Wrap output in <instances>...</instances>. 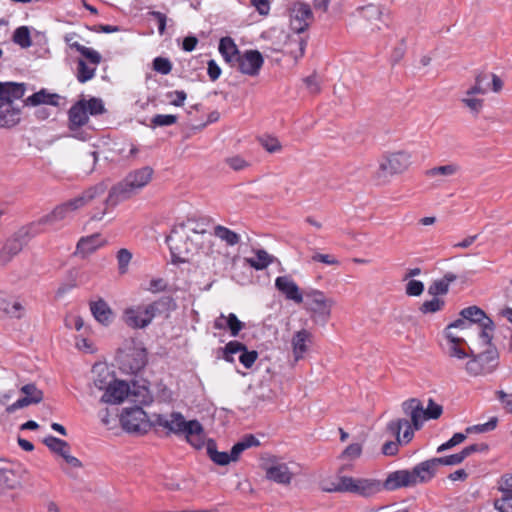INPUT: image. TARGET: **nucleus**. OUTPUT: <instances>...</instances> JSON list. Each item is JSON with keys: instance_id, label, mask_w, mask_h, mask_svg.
Listing matches in <instances>:
<instances>
[{"instance_id": "f257e3e1", "label": "nucleus", "mask_w": 512, "mask_h": 512, "mask_svg": "<svg viewBox=\"0 0 512 512\" xmlns=\"http://www.w3.org/2000/svg\"><path fill=\"white\" fill-rule=\"evenodd\" d=\"M153 169L149 166L129 172L126 177L112 186L108 196L103 201L104 208L91 215V220L98 221L103 218L109 207H115L133 195L137 194L152 179Z\"/></svg>"}, {"instance_id": "f03ea898", "label": "nucleus", "mask_w": 512, "mask_h": 512, "mask_svg": "<svg viewBox=\"0 0 512 512\" xmlns=\"http://www.w3.org/2000/svg\"><path fill=\"white\" fill-rule=\"evenodd\" d=\"M152 426H159L167 430V434L177 436L184 435L187 442L196 449L203 448L205 434L198 420L186 421L180 412H172L170 415L156 414L152 420Z\"/></svg>"}, {"instance_id": "7ed1b4c3", "label": "nucleus", "mask_w": 512, "mask_h": 512, "mask_svg": "<svg viewBox=\"0 0 512 512\" xmlns=\"http://www.w3.org/2000/svg\"><path fill=\"white\" fill-rule=\"evenodd\" d=\"M26 84L0 81V128L15 127L21 121L22 107L15 103L23 98Z\"/></svg>"}, {"instance_id": "20e7f679", "label": "nucleus", "mask_w": 512, "mask_h": 512, "mask_svg": "<svg viewBox=\"0 0 512 512\" xmlns=\"http://www.w3.org/2000/svg\"><path fill=\"white\" fill-rule=\"evenodd\" d=\"M106 190L107 185L104 182H100L86 189L80 196L56 206L51 213L40 219L39 224H54L57 221L65 219L70 212L91 203L99 197H102Z\"/></svg>"}, {"instance_id": "39448f33", "label": "nucleus", "mask_w": 512, "mask_h": 512, "mask_svg": "<svg viewBox=\"0 0 512 512\" xmlns=\"http://www.w3.org/2000/svg\"><path fill=\"white\" fill-rule=\"evenodd\" d=\"M312 19L313 13L308 4L304 2H294L290 7V27L298 36L297 38L290 39L287 45L288 47L292 44L297 46L296 49L290 48L289 50L290 54L295 59L302 57L305 53L307 40L299 36V34L303 33L309 27Z\"/></svg>"}, {"instance_id": "423d86ee", "label": "nucleus", "mask_w": 512, "mask_h": 512, "mask_svg": "<svg viewBox=\"0 0 512 512\" xmlns=\"http://www.w3.org/2000/svg\"><path fill=\"white\" fill-rule=\"evenodd\" d=\"M169 246L172 263L180 264L190 261V257L196 254L201 242L191 234L186 233L182 227L174 225L171 233L166 237Z\"/></svg>"}, {"instance_id": "0eeeda50", "label": "nucleus", "mask_w": 512, "mask_h": 512, "mask_svg": "<svg viewBox=\"0 0 512 512\" xmlns=\"http://www.w3.org/2000/svg\"><path fill=\"white\" fill-rule=\"evenodd\" d=\"M402 410L411 418L410 424L414 431L422 428L424 420L438 419L443 412L442 406L431 398L428 400L426 409L419 399L411 398L402 403Z\"/></svg>"}, {"instance_id": "6e6552de", "label": "nucleus", "mask_w": 512, "mask_h": 512, "mask_svg": "<svg viewBox=\"0 0 512 512\" xmlns=\"http://www.w3.org/2000/svg\"><path fill=\"white\" fill-rule=\"evenodd\" d=\"M411 164V155L405 151L388 153L379 162V169L376 172V179L379 184L388 182L389 177L401 174Z\"/></svg>"}, {"instance_id": "1a4fd4ad", "label": "nucleus", "mask_w": 512, "mask_h": 512, "mask_svg": "<svg viewBox=\"0 0 512 512\" xmlns=\"http://www.w3.org/2000/svg\"><path fill=\"white\" fill-rule=\"evenodd\" d=\"M387 432L396 437L395 441H387L382 446L385 456H394L399 451V445L409 443L414 437V430L410 422L405 418L390 421L386 426Z\"/></svg>"}, {"instance_id": "9d476101", "label": "nucleus", "mask_w": 512, "mask_h": 512, "mask_svg": "<svg viewBox=\"0 0 512 512\" xmlns=\"http://www.w3.org/2000/svg\"><path fill=\"white\" fill-rule=\"evenodd\" d=\"M337 489L341 490V493H352L363 498H371L382 491V482L373 478L341 476L340 486Z\"/></svg>"}, {"instance_id": "9b49d317", "label": "nucleus", "mask_w": 512, "mask_h": 512, "mask_svg": "<svg viewBox=\"0 0 512 512\" xmlns=\"http://www.w3.org/2000/svg\"><path fill=\"white\" fill-rule=\"evenodd\" d=\"M499 365V352L496 346H491L485 351L475 354L471 350L470 360L466 363L465 369L471 376L490 374Z\"/></svg>"}, {"instance_id": "f8f14e48", "label": "nucleus", "mask_w": 512, "mask_h": 512, "mask_svg": "<svg viewBox=\"0 0 512 512\" xmlns=\"http://www.w3.org/2000/svg\"><path fill=\"white\" fill-rule=\"evenodd\" d=\"M120 369L123 373L137 375L147 364V351L144 347L132 346L119 356Z\"/></svg>"}, {"instance_id": "ddd939ff", "label": "nucleus", "mask_w": 512, "mask_h": 512, "mask_svg": "<svg viewBox=\"0 0 512 512\" xmlns=\"http://www.w3.org/2000/svg\"><path fill=\"white\" fill-rule=\"evenodd\" d=\"M31 229L32 226L22 227L5 242L0 250V262L2 264H7L22 251L23 247L35 235V233H31Z\"/></svg>"}, {"instance_id": "4468645a", "label": "nucleus", "mask_w": 512, "mask_h": 512, "mask_svg": "<svg viewBox=\"0 0 512 512\" xmlns=\"http://www.w3.org/2000/svg\"><path fill=\"white\" fill-rule=\"evenodd\" d=\"M120 422L127 432L145 433L152 425L147 419L146 412L138 406L125 408L121 414Z\"/></svg>"}, {"instance_id": "2eb2a0df", "label": "nucleus", "mask_w": 512, "mask_h": 512, "mask_svg": "<svg viewBox=\"0 0 512 512\" xmlns=\"http://www.w3.org/2000/svg\"><path fill=\"white\" fill-rule=\"evenodd\" d=\"M264 64V58L258 50H247L239 54L235 60V65L241 73L249 76H257Z\"/></svg>"}, {"instance_id": "dca6fc26", "label": "nucleus", "mask_w": 512, "mask_h": 512, "mask_svg": "<svg viewBox=\"0 0 512 512\" xmlns=\"http://www.w3.org/2000/svg\"><path fill=\"white\" fill-rule=\"evenodd\" d=\"M20 391L25 394V397L18 399L11 405H8L6 407V412L8 414H12L16 410L27 407L31 404H38L43 400V392L33 383L22 386Z\"/></svg>"}, {"instance_id": "f3484780", "label": "nucleus", "mask_w": 512, "mask_h": 512, "mask_svg": "<svg viewBox=\"0 0 512 512\" xmlns=\"http://www.w3.org/2000/svg\"><path fill=\"white\" fill-rule=\"evenodd\" d=\"M265 476L268 480L281 485H289L293 479V473L288 465L275 460L265 467Z\"/></svg>"}, {"instance_id": "a211bd4d", "label": "nucleus", "mask_w": 512, "mask_h": 512, "mask_svg": "<svg viewBox=\"0 0 512 512\" xmlns=\"http://www.w3.org/2000/svg\"><path fill=\"white\" fill-rule=\"evenodd\" d=\"M43 443L54 453L60 455L64 458V460L72 465L73 467H81L82 463L81 461L69 454L70 446L68 442L59 439L57 437H54L52 435H49L44 438Z\"/></svg>"}, {"instance_id": "6ab92c4d", "label": "nucleus", "mask_w": 512, "mask_h": 512, "mask_svg": "<svg viewBox=\"0 0 512 512\" xmlns=\"http://www.w3.org/2000/svg\"><path fill=\"white\" fill-rule=\"evenodd\" d=\"M129 390V385L125 381L115 379L102 395L101 402L108 404L121 403L128 396Z\"/></svg>"}, {"instance_id": "aec40b11", "label": "nucleus", "mask_w": 512, "mask_h": 512, "mask_svg": "<svg viewBox=\"0 0 512 512\" xmlns=\"http://www.w3.org/2000/svg\"><path fill=\"white\" fill-rule=\"evenodd\" d=\"M62 97L57 93H51L46 88H42L31 96L23 100L22 107H36L39 105L60 106Z\"/></svg>"}, {"instance_id": "412c9836", "label": "nucleus", "mask_w": 512, "mask_h": 512, "mask_svg": "<svg viewBox=\"0 0 512 512\" xmlns=\"http://www.w3.org/2000/svg\"><path fill=\"white\" fill-rule=\"evenodd\" d=\"M415 481L409 470H398L388 475L386 480L382 482V490L393 491L401 487L414 486Z\"/></svg>"}, {"instance_id": "4be33fe9", "label": "nucleus", "mask_w": 512, "mask_h": 512, "mask_svg": "<svg viewBox=\"0 0 512 512\" xmlns=\"http://www.w3.org/2000/svg\"><path fill=\"white\" fill-rule=\"evenodd\" d=\"M276 289L282 293L287 299L293 300L295 303L300 304L303 301V295L298 285L291 279L290 276H279L275 280Z\"/></svg>"}, {"instance_id": "5701e85b", "label": "nucleus", "mask_w": 512, "mask_h": 512, "mask_svg": "<svg viewBox=\"0 0 512 512\" xmlns=\"http://www.w3.org/2000/svg\"><path fill=\"white\" fill-rule=\"evenodd\" d=\"M20 485V477L14 470V465L0 458V493L7 489H15Z\"/></svg>"}, {"instance_id": "b1692460", "label": "nucleus", "mask_w": 512, "mask_h": 512, "mask_svg": "<svg viewBox=\"0 0 512 512\" xmlns=\"http://www.w3.org/2000/svg\"><path fill=\"white\" fill-rule=\"evenodd\" d=\"M438 468L439 465L436 458H432L417 464L411 470L415 485L418 483L429 482L436 475Z\"/></svg>"}, {"instance_id": "393cba45", "label": "nucleus", "mask_w": 512, "mask_h": 512, "mask_svg": "<svg viewBox=\"0 0 512 512\" xmlns=\"http://www.w3.org/2000/svg\"><path fill=\"white\" fill-rule=\"evenodd\" d=\"M69 118V129L74 131L84 125H86L89 121V116L87 113L86 100L80 99L75 104L71 106L68 111Z\"/></svg>"}, {"instance_id": "a878e982", "label": "nucleus", "mask_w": 512, "mask_h": 512, "mask_svg": "<svg viewBox=\"0 0 512 512\" xmlns=\"http://www.w3.org/2000/svg\"><path fill=\"white\" fill-rule=\"evenodd\" d=\"M89 306L90 311L97 322L103 326H109L113 322L115 314L103 298L91 301Z\"/></svg>"}, {"instance_id": "bb28decb", "label": "nucleus", "mask_w": 512, "mask_h": 512, "mask_svg": "<svg viewBox=\"0 0 512 512\" xmlns=\"http://www.w3.org/2000/svg\"><path fill=\"white\" fill-rule=\"evenodd\" d=\"M307 304L310 309L322 315L329 316L333 301L325 297L324 293L319 290H313L306 294Z\"/></svg>"}, {"instance_id": "cd10ccee", "label": "nucleus", "mask_w": 512, "mask_h": 512, "mask_svg": "<svg viewBox=\"0 0 512 512\" xmlns=\"http://www.w3.org/2000/svg\"><path fill=\"white\" fill-rule=\"evenodd\" d=\"M175 307V301L171 296H162L158 300L143 307V312L144 315L149 319L150 324L155 316L167 313L175 309Z\"/></svg>"}, {"instance_id": "c85d7f7f", "label": "nucleus", "mask_w": 512, "mask_h": 512, "mask_svg": "<svg viewBox=\"0 0 512 512\" xmlns=\"http://www.w3.org/2000/svg\"><path fill=\"white\" fill-rule=\"evenodd\" d=\"M125 324L133 329L145 328L149 325V319L144 315L143 307H129L123 314Z\"/></svg>"}, {"instance_id": "c756f323", "label": "nucleus", "mask_w": 512, "mask_h": 512, "mask_svg": "<svg viewBox=\"0 0 512 512\" xmlns=\"http://www.w3.org/2000/svg\"><path fill=\"white\" fill-rule=\"evenodd\" d=\"M210 219L202 217V218H194L189 217L186 221L176 224L178 227H182L186 233L191 234L196 239L200 240V236L204 235L207 232V228L209 226Z\"/></svg>"}, {"instance_id": "7c9ffc66", "label": "nucleus", "mask_w": 512, "mask_h": 512, "mask_svg": "<svg viewBox=\"0 0 512 512\" xmlns=\"http://www.w3.org/2000/svg\"><path fill=\"white\" fill-rule=\"evenodd\" d=\"M105 243L106 241L101 239V235L99 233L81 237L77 243L75 254H81L82 257H85L94 253L98 248L105 245Z\"/></svg>"}, {"instance_id": "2f4dec72", "label": "nucleus", "mask_w": 512, "mask_h": 512, "mask_svg": "<svg viewBox=\"0 0 512 512\" xmlns=\"http://www.w3.org/2000/svg\"><path fill=\"white\" fill-rule=\"evenodd\" d=\"M311 339L312 334L306 329H301L293 335L291 344L296 361L303 358L304 354L308 350V343L311 342Z\"/></svg>"}, {"instance_id": "473e14b6", "label": "nucleus", "mask_w": 512, "mask_h": 512, "mask_svg": "<svg viewBox=\"0 0 512 512\" xmlns=\"http://www.w3.org/2000/svg\"><path fill=\"white\" fill-rule=\"evenodd\" d=\"M219 52L223 56L226 62L230 63L231 66L235 65V60L241 53L235 44L234 40L230 37H223L219 42Z\"/></svg>"}, {"instance_id": "72a5a7b5", "label": "nucleus", "mask_w": 512, "mask_h": 512, "mask_svg": "<svg viewBox=\"0 0 512 512\" xmlns=\"http://www.w3.org/2000/svg\"><path fill=\"white\" fill-rule=\"evenodd\" d=\"M360 15L366 19L371 24H374L378 29H380L378 22H383V12L384 8L380 5H376L373 3H369L362 7L358 8Z\"/></svg>"}, {"instance_id": "f704fd0d", "label": "nucleus", "mask_w": 512, "mask_h": 512, "mask_svg": "<svg viewBox=\"0 0 512 512\" xmlns=\"http://www.w3.org/2000/svg\"><path fill=\"white\" fill-rule=\"evenodd\" d=\"M460 316L467 319L470 325L477 324L478 326L483 325L487 321L491 320L484 310L478 306H469L460 311Z\"/></svg>"}, {"instance_id": "c9c22d12", "label": "nucleus", "mask_w": 512, "mask_h": 512, "mask_svg": "<svg viewBox=\"0 0 512 512\" xmlns=\"http://www.w3.org/2000/svg\"><path fill=\"white\" fill-rule=\"evenodd\" d=\"M457 279V275L454 273L448 272L443 278L439 280H435L428 288V293L434 297L438 295H445L449 291L450 283L454 282Z\"/></svg>"}, {"instance_id": "e433bc0d", "label": "nucleus", "mask_w": 512, "mask_h": 512, "mask_svg": "<svg viewBox=\"0 0 512 512\" xmlns=\"http://www.w3.org/2000/svg\"><path fill=\"white\" fill-rule=\"evenodd\" d=\"M206 451L209 458L217 465L225 466L231 462L229 453L219 452L217 450L216 442L213 439H208L206 442Z\"/></svg>"}, {"instance_id": "4c0bfd02", "label": "nucleus", "mask_w": 512, "mask_h": 512, "mask_svg": "<svg viewBox=\"0 0 512 512\" xmlns=\"http://www.w3.org/2000/svg\"><path fill=\"white\" fill-rule=\"evenodd\" d=\"M446 333V338L449 340L450 342V347H449V356L450 357H455V358H458V359H464L466 357H469L471 356V351L470 352H465L461 347L460 345L462 343L465 342V340L461 337H456L454 336L451 332H445Z\"/></svg>"}, {"instance_id": "58836bf2", "label": "nucleus", "mask_w": 512, "mask_h": 512, "mask_svg": "<svg viewBox=\"0 0 512 512\" xmlns=\"http://www.w3.org/2000/svg\"><path fill=\"white\" fill-rule=\"evenodd\" d=\"M255 255V258H246V262L255 270H263L267 268L274 259V257L268 254L264 249L256 250Z\"/></svg>"}, {"instance_id": "ea45409f", "label": "nucleus", "mask_w": 512, "mask_h": 512, "mask_svg": "<svg viewBox=\"0 0 512 512\" xmlns=\"http://www.w3.org/2000/svg\"><path fill=\"white\" fill-rule=\"evenodd\" d=\"M490 74L480 71L475 76V83L471 86L467 91V96H472L475 94H485L488 91Z\"/></svg>"}, {"instance_id": "a19ab883", "label": "nucleus", "mask_w": 512, "mask_h": 512, "mask_svg": "<svg viewBox=\"0 0 512 512\" xmlns=\"http://www.w3.org/2000/svg\"><path fill=\"white\" fill-rule=\"evenodd\" d=\"M214 235L229 246H234L240 242V236L236 232L222 225L214 227Z\"/></svg>"}, {"instance_id": "79ce46f5", "label": "nucleus", "mask_w": 512, "mask_h": 512, "mask_svg": "<svg viewBox=\"0 0 512 512\" xmlns=\"http://www.w3.org/2000/svg\"><path fill=\"white\" fill-rule=\"evenodd\" d=\"M72 49H75L77 52H79L84 58H86L91 64L98 65L101 60L102 56L100 53L92 48H88L79 42H73L69 44Z\"/></svg>"}, {"instance_id": "37998d69", "label": "nucleus", "mask_w": 512, "mask_h": 512, "mask_svg": "<svg viewBox=\"0 0 512 512\" xmlns=\"http://www.w3.org/2000/svg\"><path fill=\"white\" fill-rule=\"evenodd\" d=\"M12 40L21 48H29L32 45L29 28L27 26L18 27L13 33Z\"/></svg>"}, {"instance_id": "c03bdc74", "label": "nucleus", "mask_w": 512, "mask_h": 512, "mask_svg": "<svg viewBox=\"0 0 512 512\" xmlns=\"http://www.w3.org/2000/svg\"><path fill=\"white\" fill-rule=\"evenodd\" d=\"M242 350H245V344L236 340L230 341L223 348H220L222 358L229 363H233V355L241 352Z\"/></svg>"}, {"instance_id": "a18cd8bd", "label": "nucleus", "mask_w": 512, "mask_h": 512, "mask_svg": "<svg viewBox=\"0 0 512 512\" xmlns=\"http://www.w3.org/2000/svg\"><path fill=\"white\" fill-rule=\"evenodd\" d=\"M96 72L95 67H89L85 60L79 59L77 62V80L80 83H86L87 81L94 78Z\"/></svg>"}, {"instance_id": "49530a36", "label": "nucleus", "mask_w": 512, "mask_h": 512, "mask_svg": "<svg viewBox=\"0 0 512 512\" xmlns=\"http://www.w3.org/2000/svg\"><path fill=\"white\" fill-rule=\"evenodd\" d=\"M479 327H480L479 338L483 342V344H485L487 346V348H490L491 346H495L492 343L493 332L495 330L494 321L491 319V320L487 321L486 323H483V325H481Z\"/></svg>"}, {"instance_id": "de8ad7c7", "label": "nucleus", "mask_w": 512, "mask_h": 512, "mask_svg": "<svg viewBox=\"0 0 512 512\" xmlns=\"http://www.w3.org/2000/svg\"><path fill=\"white\" fill-rule=\"evenodd\" d=\"M458 171L459 166L457 164H447L427 170L426 175L429 177H434L436 175L451 176L456 174Z\"/></svg>"}, {"instance_id": "09e8293b", "label": "nucleus", "mask_w": 512, "mask_h": 512, "mask_svg": "<svg viewBox=\"0 0 512 512\" xmlns=\"http://www.w3.org/2000/svg\"><path fill=\"white\" fill-rule=\"evenodd\" d=\"M498 418L492 417L490 420L483 424H477L466 428V433H485L494 430L497 427Z\"/></svg>"}, {"instance_id": "8fccbe9b", "label": "nucleus", "mask_w": 512, "mask_h": 512, "mask_svg": "<svg viewBox=\"0 0 512 512\" xmlns=\"http://www.w3.org/2000/svg\"><path fill=\"white\" fill-rule=\"evenodd\" d=\"M114 380V376L107 369H105L97 375L93 383L97 389L106 391L107 387L112 385Z\"/></svg>"}, {"instance_id": "3c124183", "label": "nucleus", "mask_w": 512, "mask_h": 512, "mask_svg": "<svg viewBox=\"0 0 512 512\" xmlns=\"http://www.w3.org/2000/svg\"><path fill=\"white\" fill-rule=\"evenodd\" d=\"M261 146L269 153H275L282 149L280 141L273 136L265 135L259 138Z\"/></svg>"}, {"instance_id": "603ef678", "label": "nucleus", "mask_w": 512, "mask_h": 512, "mask_svg": "<svg viewBox=\"0 0 512 512\" xmlns=\"http://www.w3.org/2000/svg\"><path fill=\"white\" fill-rule=\"evenodd\" d=\"M86 107L88 115L97 116L103 114L106 109L104 106V102L102 99L97 97H92L89 100H86Z\"/></svg>"}, {"instance_id": "864d4df0", "label": "nucleus", "mask_w": 512, "mask_h": 512, "mask_svg": "<svg viewBox=\"0 0 512 512\" xmlns=\"http://www.w3.org/2000/svg\"><path fill=\"white\" fill-rule=\"evenodd\" d=\"M132 259V253L125 248L117 252L118 270L120 274H125L128 271V265Z\"/></svg>"}, {"instance_id": "5fc2aeb1", "label": "nucleus", "mask_w": 512, "mask_h": 512, "mask_svg": "<svg viewBox=\"0 0 512 512\" xmlns=\"http://www.w3.org/2000/svg\"><path fill=\"white\" fill-rule=\"evenodd\" d=\"M177 116L172 114H157L152 117L150 126L155 127H162V126H171L177 122Z\"/></svg>"}, {"instance_id": "6e6d98bb", "label": "nucleus", "mask_w": 512, "mask_h": 512, "mask_svg": "<svg viewBox=\"0 0 512 512\" xmlns=\"http://www.w3.org/2000/svg\"><path fill=\"white\" fill-rule=\"evenodd\" d=\"M226 329L229 330L231 336H238L239 332L244 328V323L241 322L234 313H230L225 321Z\"/></svg>"}, {"instance_id": "4d7b16f0", "label": "nucleus", "mask_w": 512, "mask_h": 512, "mask_svg": "<svg viewBox=\"0 0 512 512\" xmlns=\"http://www.w3.org/2000/svg\"><path fill=\"white\" fill-rule=\"evenodd\" d=\"M444 305H445L444 300H441V299H439L437 297H434L432 300L425 301L420 306L419 310L423 314L435 313V312H438V311L442 310Z\"/></svg>"}, {"instance_id": "13d9d810", "label": "nucleus", "mask_w": 512, "mask_h": 512, "mask_svg": "<svg viewBox=\"0 0 512 512\" xmlns=\"http://www.w3.org/2000/svg\"><path fill=\"white\" fill-rule=\"evenodd\" d=\"M153 69L162 75H167L172 70V64L168 58L156 57L153 60Z\"/></svg>"}, {"instance_id": "bf43d9fd", "label": "nucleus", "mask_w": 512, "mask_h": 512, "mask_svg": "<svg viewBox=\"0 0 512 512\" xmlns=\"http://www.w3.org/2000/svg\"><path fill=\"white\" fill-rule=\"evenodd\" d=\"M257 358H258V352L255 350L249 351L247 349V347L245 346V350L241 351V355L239 356V361L245 368L250 369L254 365Z\"/></svg>"}, {"instance_id": "052dcab7", "label": "nucleus", "mask_w": 512, "mask_h": 512, "mask_svg": "<svg viewBox=\"0 0 512 512\" xmlns=\"http://www.w3.org/2000/svg\"><path fill=\"white\" fill-rule=\"evenodd\" d=\"M489 446L486 443H475L463 448L458 454L462 461L475 452H486Z\"/></svg>"}, {"instance_id": "680f3d73", "label": "nucleus", "mask_w": 512, "mask_h": 512, "mask_svg": "<svg viewBox=\"0 0 512 512\" xmlns=\"http://www.w3.org/2000/svg\"><path fill=\"white\" fill-rule=\"evenodd\" d=\"M489 446L486 443H475L463 448L458 454L462 461L475 452H486Z\"/></svg>"}, {"instance_id": "e2e57ef3", "label": "nucleus", "mask_w": 512, "mask_h": 512, "mask_svg": "<svg viewBox=\"0 0 512 512\" xmlns=\"http://www.w3.org/2000/svg\"><path fill=\"white\" fill-rule=\"evenodd\" d=\"M461 102L471 111V113L478 115L483 108V99L473 98L468 96L461 99Z\"/></svg>"}, {"instance_id": "0e129e2a", "label": "nucleus", "mask_w": 512, "mask_h": 512, "mask_svg": "<svg viewBox=\"0 0 512 512\" xmlns=\"http://www.w3.org/2000/svg\"><path fill=\"white\" fill-rule=\"evenodd\" d=\"M494 506L499 512H512V495L502 493L501 498L495 500Z\"/></svg>"}, {"instance_id": "69168bd1", "label": "nucleus", "mask_w": 512, "mask_h": 512, "mask_svg": "<svg viewBox=\"0 0 512 512\" xmlns=\"http://www.w3.org/2000/svg\"><path fill=\"white\" fill-rule=\"evenodd\" d=\"M424 291V284L419 280H410L406 284V294L408 296H420Z\"/></svg>"}, {"instance_id": "338daca9", "label": "nucleus", "mask_w": 512, "mask_h": 512, "mask_svg": "<svg viewBox=\"0 0 512 512\" xmlns=\"http://www.w3.org/2000/svg\"><path fill=\"white\" fill-rule=\"evenodd\" d=\"M496 396H497V399L503 405V408L507 412L512 413V393L508 394L502 390H499L496 392Z\"/></svg>"}, {"instance_id": "774afa93", "label": "nucleus", "mask_w": 512, "mask_h": 512, "mask_svg": "<svg viewBox=\"0 0 512 512\" xmlns=\"http://www.w3.org/2000/svg\"><path fill=\"white\" fill-rule=\"evenodd\" d=\"M499 490L506 495H512V474H506L501 477Z\"/></svg>"}]
</instances>
